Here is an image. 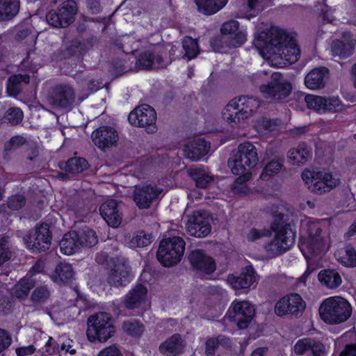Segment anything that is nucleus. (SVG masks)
<instances>
[{
  "mask_svg": "<svg viewBox=\"0 0 356 356\" xmlns=\"http://www.w3.org/2000/svg\"><path fill=\"white\" fill-rule=\"evenodd\" d=\"M87 7L92 14H97L101 11V6L98 0H88Z\"/></svg>",
  "mask_w": 356,
  "mask_h": 356,
  "instance_id": "62",
  "label": "nucleus"
},
{
  "mask_svg": "<svg viewBox=\"0 0 356 356\" xmlns=\"http://www.w3.org/2000/svg\"><path fill=\"white\" fill-rule=\"evenodd\" d=\"M76 236V231H70L63 236L59 244L60 251L63 254H73L81 249Z\"/></svg>",
  "mask_w": 356,
  "mask_h": 356,
  "instance_id": "30",
  "label": "nucleus"
},
{
  "mask_svg": "<svg viewBox=\"0 0 356 356\" xmlns=\"http://www.w3.org/2000/svg\"><path fill=\"white\" fill-rule=\"evenodd\" d=\"M271 81L260 86V92L264 98L270 101H278L288 97L292 89L291 84L282 80V75L279 72L273 73Z\"/></svg>",
  "mask_w": 356,
  "mask_h": 356,
  "instance_id": "10",
  "label": "nucleus"
},
{
  "mask_svg": "<svg viewBox=\"0 0 356 356\" xmlns=\"http://www.w3.org/2000/svg\"><path fill=\"white\" fill-rule=\"evenodd\" d=\"M308 237L300 245V249L307 259L324 254L330 247V237L327 231H323L315 222L307 223Z\"/></svg>",
  "mask_w": 356,
  "mask_h": 356,
  "instance_id": "5",
  "label": "nucleus"
},
{
  "mask_svg": "<svg viewBox=\"0 0 356 356\" xmlns=\"http://www.w3.org/2000/svg\"><path fill=\"white\" fill-rule=\"evenodd\" d=\"M188 259L191 266L203 275H210L216 270L215 261L203 250L192 251L188 256Z\"/></svg>",
  "mask_w": 356,
  "mask_h": 356,
  "instance_id": "20",
  "label": "nucleus"
},
{
  "mask_svg": "<svg viewBox=\"0 0 356 356\" xmlns=\"http://www.w3.org/2000/svg\"><path fill=\"white\" fill-rule=\"evenodd\" d=\"M246 40V35L243 32H238L227 42L229 47L235 48L242 45Z\"/></svg>",
  "mask_w": 356,
  "mask_h": 356,
  "instance_id": "56",
  "label": "nucleus"
},
{
  "mask_svg": "<svg viewBox=\"0 0 356 356\" xmlns=\"http://www.w3.org/2000/svg\"><path fill=\"white\" fill-rule=\"evenodd\" d=\"M26 247L33 252H41L48 250L51 245V235L47 224L36 226L23 238Z\"/></svg>",
  "mask_w": 356,
  "mask_h": 356,
  "instance_id": "12",
  "label": "nucleus"
},
{
  "mask_svg": "<svg viewBox=\"0 0 356 356\" xmlns=\"http://www.w3.org/2000/svg\"><path fill=\"white\" fill-rule=\"evenodd\" d=\"M325 100V112H339L344 108V105L337 97H329Z\"/></svg>",
  "mask_w": 356,
  "mask_h": 356,
  "instance_id": "49",
  "label": "nucleus"
},
{
  "mask_svg": "<svg viewBox=\"0 0 356 356\" xmlns=\"http://www.w3.org/2000/svg\"><path fill=\"white\" fill-rule=\"evenodd\" d=\"M10 257L9 238L8 236L2 237L0 239V266L8 261Z\"/></svg>",
  "mask_w": 356,
  "mask_h": 356,
  "instance_id": "50",
  "label": "nucleus"
},
{
  "mask_svg": "<svg viewBox=\"0 0 356 356\" xmlns=\"http://www.w3.org/2000/svg\"><path fill=\"white\" fill-rule=\"evenodd\" d=\"M122 330L132 337H139L144 331L143 325L135 320H127L122 325Z\"/></svg>",
  "mask_w": 356,
  "mask_h": 356,
  "instance_id": "46",
  "label": "nucleus"
},
{
  "mask_svg": "<svg viewBox=\"0 0 356 356\" xmlns=\"http://www.w3.org/2000/svg\"><path fill=\"white\" fill-rule=\"evenodd\" d=\"M11 343L10 335L5 330L0 328V353L8 348Z\"/></svg>",
  "mask_w": 356,
  "mask_h": 356,
  "instance_id": "57",
  "label": "nucleus"
},
{
  "mask_svg": "<svg viewBox=\"0 0 356 356\" xmlns=\"http://www.w3.org/2000/svg\"><path fill=\"white\" fill-rule=\"evenodd\" d=\"M60 167L63 168L67 172L75 175L86 170L88 168V162L83 158H71L66 163H60Z\"/></svg>",
  "mask_w": 356,
  "mask_h": 356,
  "instance_id": "39",
  "label": "nucleus"
},
{
  "mask_svg": "<svg viewBox=\"0 0 356 356\" xmlns=\"http://www.w3.org/2000/svg\"><path fill=\"white\" fill-rule=\"evenodd\" d=\"M352 307L344 298L339 296L325 300L320 306L321 318L330 324L345 322L350 316Z\"/></svg>",
  "mask_w": 356,
  "mask_h": 356,
  "instance_id": "6",
  "label": "nucleus"
},
{
  "mask_svg": "<svg viewBox=\"0 0 356 356\" xmlns=\"http://www.w3.org/2000/svg\"><path fill=\"white\" fill-rule=\"evenodd\" d=\"M29 83L28 75L15 74L9 77L7 84V90L10 95L17 96L22 90V84Z\"/></svg>",
  "mask_w": 356,
  "mask_h": 356,
  "instance_id": "41",
  "label": "nucleus"
},
{
  "mask_svg": "<svg viewBox=\"0 0 356 356\" xmlns=\"http://www.w3.org/2000/svg\"><path fill=\"white\" fill-rule=\"evenodd\" d=\"M340 356H356V343L346 345Z\"/></svg>",
  "mask_w": 356,
  "mask_h": 356,
  "instance_id": "64",
  "label": "nucleus"
},
{
  "mask_svg": "<svg viewBox=\"0 0 356 356\" xmlns=\"http://www.w3.org/2000/svg\"><path fill=\"white\" fill-rule=\"evenodd\" d=\"M121 351L115 345L104 348L97 356H121Z\"/></svg>",
  "mask_w": 356,
  "mask_h": 356,
  "instance_id": "59",
  "label": "nucleus"
},
{
  "mask_svg": "<svg viewBox=\"0 0 356 356\" xmlns=\"http://www.w3.org/2000/svg\"><path fill=\"white\" fill-rule=\"evenodd\" d=\"M99 213L110 227H118L122 222V213L119 204L115 200L104 202L99 207Z\"/></svg>",
  "mask_w": 356,
  "mask_h": 356,
  "instance_id": "22",
  "label": "nucleus"
},
{
  "mask_svg": "<svg viewBox=\"0 0 356 356\" xmlns=\"http://www.w3.org/2000/svg\"><path fill=\"white\" fill-rule=\"evenodd\" d=\"M198 12L206 15H213L221 10L228 0H194Z\"/></svg>",
  "mask_w": 356,
  "mask_h": 356,
  "instance_id": "33",
  "label": "nucleus"
},
{
  "mask_svg": "<svg viewBox=\"0 0 356 356\" xmlns=\"http://www.w3.org/2000/svg\"><path fill=\"white\" fill-rule=\"evenodd\" d=\"M273 229L275 232V238L264 245V249L270 257H275L295 244L296 236L291 224L286 222L284 216L281 213L275 216Z\"/></svg>",
  "mask_w": 356,
  "mask_h": 356,
  "instance_id": "3",
  "label": "nucleus"
},
{
  "mask_svg": "<svg viewBox=\"0 0 356 356\" xmlns=\"http://www.w3.org/2000/svg\"><path fill=\"white\" fill-rule=\"evenodd\" d=\"M210 149V145L204 139H196L186 144L184 155L186 158L196 161L205 156Z\"/></svg>",
  "mask_w": 356,
  "mask_h": 356,
  "instance_id": "25",
  "label": "nucleus"
},
{
  "mask_svg": "<svg viewBox=\"0 0 356 356\" xmlns=\"http://www.w3.org/2000/svg\"><path fill=\"white\" fill-rule=\"evenodd\" d=\"M283 161L282 159H273L268 162L261 172V179L267 180L277 174L283 167Z\"/></svg>",
  "mask_w": 356,
  "mask_h": 356,
  "instance_id": "42",
  "label": "nucleus"
},
{
  "mask_svg": "<svg viewBox=\"0 0 356 356\" xmlns=\"http://www.w3.org/2000/svg\"><path fill=\"white\" fill-rule=\"evenodd\" d=\"M133 277L127 260L124 258H116L108 275L107 282L114 287L125 286L130 283Z\"/></svg>",
  "mask_w": 356,
  "mask_h": 356,
  "instance_id": "15",
  "label": "nucleus"
},
{
  "mask_svg": "<svg viewBox=\"0 0 356 356\" xmlns=\"http://www.w3.org/2000/svg\"><path fill=\"white\" fill-rule=\"evenodd\" d=\"M259 161L257 149L250 143H243L238 145L236 152L228 159L227 165L231 172L238 175L234 182L243 184L252 177V170L256 167Z\"/></svg>",
  "mask_w": 356,
  "mask_h": 356,
  "instance_id": "2",
  "label": "nucleus"
},
{
  "mask_svg": "<svg viewBox=\"0 0 356 356\" xmlns=\"http://www.w3.org/2000/svg\"><path fill=\"white\" fill-rule=\"evenodd\" d=\"M33 286L34 283L31 280L22 279L15 286L14 295L19 299H24Z\"/></svg>",
  "mask_w": 356,
  "mask_h": 356,
  "instance_id": "45",
  "label": "nucleus"
},
{
  "mask_svg": "<svg viewBox=\"0 0 356 356\" xmlns=\"http://www.w3.org/2000/svg\"><path fill=\"white\" fill-rule=\"evenodd\" d=\"M80 248H91L98 241L96 233L88 227H84L76 231Z\"/></svg>",
  "mask_w": 356,
  "mask_h": 356,
  "instance_id": "37",
  "label": "nucleus"
},
{
  "mask_svg": "<svg viewBox=\"0 0 356 356\" xmlns=\"http://www.w3.org/2000/svg\"><path fill=\"white\" fill-rule=\"evenodd\" d=\"M50 297V291L46 286H40L34 289L31 299L34 302L44 303Z\"/></svg>",
  "mask_w": 356,
  "mask_h": 356,
  "instance_id": "48",
  "label": "nucleus"
},
{
  "mask_svg": "<svg viewBox=\"0 0 356 356\" xmlns=\"http://www.w3.org/2000/svg\"><path fill=\"white\" fill-rule=\"evenodd\" d=\"M182 47L185 51L184 58L188 60L195 58L200 52L197 41L191 37L184 38Z\"/></svg>",
  "mask_w": 356,
  "mask_h": 356,
  "instance_id": "44",
  "label": "nucleus"
},
{
  "mask_svg": "<svg viewBox=\"0 0 356 356\" xmlns=\"http://www.w3.org/2000/svg\"><path fill=\"white\" fill-rule=\"evenodd\" d=\"M186 230L189 235L194 237L202 238L208 236L211 231L209 213L202 210L193 211L188 216Z\"/></svg>",
  "mask_w": 356,
  "mask_h": 356,
  "instance_id": "14",
  "label": "nucleus"
},
{
  "mask_svg": "<svg viewBox=\"0 0 356 356\" xmlns=\"http://www.w3.org/2000/svg\"><path fill=\"white\" fill-rule=\"evenodd\" d=\"M270 234V232L266 229L258 230L256 229H252L247 234V239L249 241H255L264 236H267Z\"/></svg>",
  "mask_w": 356,
  "mask_h": 356,
  "instance_id": "58",
  "label": "nucleus"
},
{
  "mask_svg": "<svg viewBox=\"0 0 356 356\" xmlns=\"http://www.w3.org/2000/svg\"><path fill=\"white\" fill-rule=\"evenodd\" d=\"M147 289L143 284L136 285L125 296L124 305L128 309L138 307L145 300Z\"/></svg>",
  "mask_w": 356,
  "mask_h": 356,
  "instance_id": "28",
  "label": "nucleus"
},
{
  "mask_svg": "<svg viewBox=\"0 0 356 356\" xmlns=\"http://www.w3.org/2000/svg\"><path fill=\"white\" fill-rule=\"evenodd\" d=\"M238 26L237 21L230 20L222 24L220 31L223 35H232L238 30Z\"/></svg>",
  "mask_w": 356,
  "mask_h": 356,
  "instance_id": "55",
  "label": "nucleus"
},
{
  "mask_svg": "<svg viewBox=\"0 0 356 356\" xmlns=\"http://www.w3.org/2000/svg\"><path fill=\"white\" fill-rule=\"evenodd\" d=\"M153 240L152 234L144 231L137 232L129 241L131 248H144L149 245Z\"/></svg>",
  "mask_w": 356,
  "mask_h": 356,
  "instance_id": "43",
  "label": "nucleus"
},
{
  "mask_svg": "<svg viewBox=\"0 0 356 356\" xmlns=\"http://www.w3.org/2000/svg\"><path fill=\"white\" fill-rule=\"evenodd\" d=\"M327 73L328 70L326 67H318L312 70L305 76V86L312 90L323 88L326 83Z\"/></svg>",
  "mask_w": 356,
  "mask_h": 356,
  "instance_id": "27",
  "label": "nucleus"
},
{
  "mask_svg": "<svg viewBox=\"0 0 356 356\" xmlns=\"http://www.w3.org/2000/svg\"><path fill=\"white\" fill-rule=\"evenodd\" d=\"M128 120L133 125L146 128L148 133H154L157 130L156 111L147 104L140 105L133 110L128 115Z\"/></svg>",
  "mask_w": 356,
  "mask_h": 356,
  "instance_id": "13",
  "label": "nucleus"
},
{
  "mask_svg": "<svg viewBox=\"0 0 356 356\" xmlns=\"http://www.w3.org/2000/svg\"><path fill=\"white\" fill-rule=\"evenodd\" d=\"M339 179L332 174L318 172L316 178H314L309 184V190L313 193L321 194L330 191L339 184Z\"/></svg>",
  "mask_w": 356,
  "mask_h": 356,
  "instance_id": "24",
  "label": "nucleus"
},
{
  "mask_svg": "<svg viewBox=\"0 0 356 356\" xmlns=\"http://www.w3.org/2000/svg\"><path fill=\"white\" fill-rule=\"evenodd\" d=\"M318 278L322 285L330 289L338 288L342 282L341 275L334 269L321 270L318 275Z\"/></svg>",
  "mask_w": 356,
  "mask_h": 356,
  "instance_id": "31",
  "label": "nucleus"
},
{
  "mask_svg": "<svg viewBox=\"0 0 356 356\" xmlns=\"http://www.w3.org/2000/svg\"><path fill=\"white\" fill-rule=\"evenodd\" d=\"M227 282L235 290L248 289L256 282L255 271L252 266H248L237 275H229Z\"/></svg>",
  "mask_w": 356,
  "mask_h": 356,
  "instance_id": "23",
  "label": "nucleus"
},
{
  "mask_svg": "<svg viewBox=\"0 0 356 356\" xmlns=\"http://www.w3.org/2000/svg\"><path fill=\"white\" fill-rule=\"evenodd\" d=\"M185 346L181 335L175 334L160 345L159 350L167 356H177L183 353Z\"/></svg>",
  "mask_w": 356,
  "mask_h": 356,
  "instance_id": "26",
  "label": "nucleus"
},
{
  "mask_svg": "<svg viewBox=\"0 0 356 356\" xmlns=\"http://www.w3.org/2000/svg\"><path fill=\"white\" fill-rule=\"evenodd\" d=\"M312 339L305 338L298 340L293 346V352L297 355H302L308 351L311 348Z\"/></svg>",
  "mask_w": 356,
  "mask_h": 356,
  "instance_id": "52",
  "label": "nucleus"
},
{
  "mask_svg": "<svg viewBox=\"0 0 356 356\" xmlns=\"http://www.w3.org/2000/svg\"><path fill=\"white\" fill-rule=\"evenodd\" d=\"M309 351L312 356H326L325 346L320 341L312 339L311 348Z\"/></svg>",
  "mask_w": 356,
  "mask_h": 356,
  "instance_id": "54",
  "label": "nucleus"
},
{
  "mask_svg": "<svg viewBox=\"0 0 356 356\" xmlns=\"http://www.w3.org/2000/svg\"><path fill=\"white\" fill-rule=\"evenodd\" d=\"M74 273L71 264L60 262L55 268L51 277L56 283H69L74 279Z\"/></svg>",
  "mask_w": 356,
  "mask_h": 356,
  "instance_id": "29",
  "label": "nucleus"
},
{
  "mask_svg": "<svg viewBox=\"0 0 356 356\" xmlns=\"http://www.w3.org/2000/svg\"><path fill=\"white\" fill-rule=\"evenodd\" d=\"M260 106L258 99L240 97L232 99L224 108L222 115L231 126L240 124L255 113Z\"/></svg>",
  "mask_w": 356,
  "mask_h": 356,
  "instance_id": "4",
  "label": "nucleus"
},
{
  "mask_svg": "<svg viewBox=\"0 0 356 356\" xmlns=\"http://www.w3.org/2000/svg\"><path fill=\"white\" fill-rule=\"evenodd\" d=\"M77 5L73 0L64 1L56 10H50L46 15L49 24L56 28H65L74 21Z\"/></svg>",
  "mask_w": 356,
  "mask_h": 356,
  "instance_id": "9",
  "label": "nucleus"
},
{
  "mask_svg": "<svg viewBox=\"0 0 356 356\" xmlns=\"http://www.w3.org/2000/svg\"><path fill=\"white\" fill-rule=\"evenodd\" d=\"M74 88L67 84H59L52 88L47 101L54 109L70 110L75 102Z\"/></svg>",
  "mask_w": 356,
  "mask_h": 356,
  "instance_id": "11",
  "label": "nucleus"
},
{
  "mask_svg": "<svg viewBox=\"0 0 356 356\" xmlns=\"http://www.w3.org/2000/svg\"><path fill=\"white\" fill-rule=\"evenodd\" d=\"M4 118L11 124L15 125L22 122L23 113L19 108H10L6 111Z\"/></svg>",
  "mask_w": 356,
  "mask_h": 356,
  "instance_id": "51",
  "label": "nucleus"
},
{
  "mask_svg": "<svg viewBox=\"0 0 356 356\" xmlns=\"http://www.w3.org/2000/svg\"><path fill=\"white\" fill-rule=\"evenodd\" d=\"M162 190L151 184L136 186L133 197L136 205L140 209H147L156 200Z\"/></svg>",
  "mask_w": 356,
  "mask_h": 356,
  "instance_id": "19",
  "label": "nucleus"
},
{
  "mask_svg": "<svg viewBox=\"0 0 356 356\" xmlns=\"http://www.w3.org/2000/svg\"><path fill=\"white\" fill-rule=\"evenodd\" d=\"M337 260L347 267H356V250L351 247H346L335 252Z\"/></svg>",
  "mask_w": 356,
  "mask_h": 356,
  "instance_id": "38",
  "label": "nucleus"
},
{
  "mask_svg": "<svg viewBox=\"0 0 356 356\" xmlns=\"http://www.w3.org/2000/svg\"><path fill=\"white\" fill-rule=\"evenodd\" d=\"M91 138L94 144L101 149L115 145L119 139L115 129L108 126H102L95 130Z\"/></svg>",
  "mask_w": 356,
  "mask_h": 356,
  "instance_id": "21",
  "label": "nucleus"
},
{
  "mask_svg": "<svg viewBox=\"0 0 356 356\" xmlns=\"http://www.w3.org/2000/svg\"><path fill=\"white\" fill-rule=\"evenodd\" d=\"M19 0H0V22L13 19L19 13Z\"/></svg>",
  "mask_w": 356,
  "mask_h": 356,
  "instance_id": "32",
  "label": "nucleus"
},
{
  "mask_svg": "<svg viewBox=\"0 0 356 356\" xmlns=\"http://www.w3.org/2000/svg\"><path fill=\"white\" fill-rule=\"evenodd\" d=\"M259 124L264 130L272 131L275 127L278 126L279 122L276 120L263 118L259 122Z\"/></svg>",
  "mask_w": 356,
  "mask_h": 356,
  "instance_id": "60",
  "label": "nucleus"
},
{
  "mask_svg": "<svg viewBox=\"0 0 356 356\" xmlns=\"http://www.w3.org/2000/svg\"><path fill=\"white\" fill-rule=\"evenodd\" d=\"M26 143V139L21 136H15L10 138L8 145L6 146V149H15L17 148Z\"/></svg>",
  "mask_w": 356,
  "mask_h": 356,
  "instance_id": "61",
  "label": "nucleus"
},
{
  "mask_svg": "<svg viewBox=\"0 0 356 356\" xmlns=\"http://www.w3.org/2000/svg\"><path fill=\"white\" fill-rule=\"evenodd\" d=\"M115 332L111 316L99 312L88 318L87 337L89 341L106 342Z\"/></svg>",
  "mask_w": 356,
  "mask_h": 356,
  "instance_id": "7",
  "label": "nucleus"
},
{
  "mask_svg": "<svg viewBox=\"0 0 356 356\" xmlns=\"http://www.w3.org/2000/svg\"><path fill=\"white\" fill-rule=\"evenodd\" d=\"M305 308V302L300 295L291 293L281 298L275 306V312L278 316L291 314L298 316Z\"/></svg>",
  "mask_w": 356,
  "mask_h": 356,
  "instance_id": "18",
  "label": "nucleus"
},
{
  "mask_svg": "<svg viewBox=\"0 0 356 356\" xmlns=\"http://www.w3.org/2000/svg\"><path fill=\"white\" fill-rule=\"evenodd\" d=\"M307 106L318 112L325 113V97L313 95H307L305 97Z\"/></svg>",
  "mask_w": 356,
  "mask_h": 356,
  "instance_id": "47",
  "label": "nucleus"
},
{
  "mask_svg": "<svg viewBox=\"0 0 356 356\" xmlns=\"http://www.w3.org/2000/svg\"><path fill=\"white\" fill-rule=\"evenodd\" d=\"M332 54L339 58H346L353 53V45L351 42L341 40L333 41L331 46Z\"/></svg>",
  "mask_w": 356,
  "mask_h": 356,
  "instance_id": "40",
  "label": "nucleus"
},
{
  "mask_svg": "<svg viewBox=\"0 0 356 356\" xmlns=\"http://www.w3.org/2000/svg\"><path fill=\"white\" fill-rule=\"evenodd\" d=\"M254 314L253 307L248 301H234L227 313V318L235 322L240 329L246 328Z\"/></svg>",
  "mask_w": 356,
  "mask_h": 356,
  "instance_id": "16",
  "label": "nucleus"
},
{
  "mask_svg": "<svg viewBox=\"0 0 356 356\" xmlns=\"http://www.w3.org/2000/svg\"><path fill=\"white\" fill-rule=\"evenodd\" d=\"M254 44L264 58L279 67L296 63L300 55L293 37L276 27L267 33L262 32Z\"/></svg>",
  "mask_w": 356,
  "mask_h": 356,
  "instance_id": "1",
  "label": "nucleus"
},
{
  "mask_svg": "<svg viewBox=\"0 0 356 356\" xmlns=\"http://www.w3.org/2000/svg\"><path fill=\"white\" fill-rule=\"evenodd\" d=\"M163 51L154 49L142 52L136 63L138 70L165 68L171 63V59L164 58Z\"/></svg>",
  "mask_w": 356,
  "mask_h": 356,
  "instance_id": "17",
  "label": "nucleus"
},
{
  "mask_svg": "<svg viewBox=\"0 0 356 356\" xmlns=\"http://www.w3.org/2000/svg\"><path fill=\"white\" fill-rule=\"evenodd\" d=\"M35 350V348L33 345L29 346L21 347L16 349V353L17 356H26L33 354Z\"/></svg>",
  "mask_w": 356,
  "mask_h": 356,
  "instance_id": "63",
  "label": "nucleus"
},
{
  "mask_svg": "<svg viewBox=\"0 0 356 356\" xmlns=\"http://www.w3.org/2000/svg\"><path fill=\"white\" fill-rule=\"evenodd\" d=\"M188 174L195 182L196 186L201 188H207L213 181V176L203 169L190 168Z\"/></svg>",
  "mask_w": 356,
  "mask_h": 356,
  "instance_id": "35",
  "label": "nucleus"
},
{
  "mask_svg": "<svg viewBox=\"0 0 356 356\" xmlns=\"http://www.w3.org/2000/svg\"><path fill=\"white\" fill-rule=\"evenodd\" d=\"M312 156L311 148L306 145H300L296 148L290 149L288 152V157L293 164L303 165Z\"/></svg>",
  "mask_w": 356,
  "mask_h": 356,
  "instance_id": "34",
  "label": "nucleus"
},
{
  "mask_svg": "<svg viewBox=\"0 0 356 356\" xmlns=\"http://www.w3.org/2000/svg\"><path fill=\"white\" fill-rule=\"evenodd\" d=\"M185 245V241L179 236L162 240L156 253L157 259L167 267L177 264L183 257Z\"/></svg>",
  "mask_w": 356,
  "mask_h": 356,
  "instance_id": "8",
  "label": "nucleus"
},
{
  "mask_svg": "<svg viewBox=\"0 0 356 356\" xmlns=\"http://www.w3.org/2000/svg\"><path fill=\"white\" fill-rule=\"evenodd\" d=\"M220 345L225 348L230 347V339L225 335H218L216 337L209 338L205 342V355L214 356Z\"/></svg>",
  "mask_w": 356,
  "mask_h": 356,
  "instance_id": "36",
  "label": "nucleus"
},
{
  "mask_svg": "<svg viewBox=\"0 0 356 356\" xmlns=\"http://www.w3.org/2000/svg\"><path fill=\"white\" fill-rule=\"evenodd\" d=\"M26 204V199L22 195H14L8 197L7 206L13 210H18L23 207Z\"/></svg>",
  "mask_w": 356,
  "mask_h": 356,
  "instance_id": "53",
  "label": "nucleus"
}]
</instances>
